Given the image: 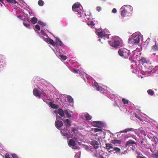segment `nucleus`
<instances>
[{
  "instance_id": "9b49d317",
  "label": "nucleus",
  "mask_w": 158,
  "mask_h": 158,
  "mask_svg": "<svg viewBox=\"0 0 158 158\" xmlns=\"http://www.w3.org/2000/svg\"><path fill=\"white\" fill-rule=\"evenodd\" d=\"M94 86L95 87V89L98 91H102V87L98 85V84L96 82H95L94 84Z\"/></svg>"
},
{
  "instance_id": "f257e3e1",
  "label": "nucleus",
  "mask_w": 158,
  "mask_h": 158,
  "mask_svg": "<svg viewBox=\"0 0 158 158\" xmlns=\"http://www.w3.org/2000/svg\"><path fill=\"white\" fill-rule=\"evenodd\" d=\"M132 7L129 5H126L122 6L120 8L121 15L123 17H125L128 15L132 11Z\"/></svg>"
},
{
  "instance_id": "f03ea898",
  "label": "nucleus",
  "mask_w": 158,
  "mask_h": 158,
  "mask_svg": "<svg viewBox=\"0 0 158 158\" xmlns=\"http://www.w3.org/2000/svg\"><path fill=\"white\" fill-rule=\"evenodd\" d=\"M119 55L121 56H123L127 58L130 54L129 50L123 48L120 49L118 51Z\"/></svg>"
},
{
  "instance_id": "ea45409f",
  "label": "nucleus",
  "mask_w": 158,
  "mask_h": 158,
  "mask_svg": "<svg viewBox=\"0 0 158 158\" xmlns=\"http://www.w3.org/2000/svg\"><path fill=\"white\" fill-rule=\"evenodd\" d=\"M23 24L24 25V26L27 27H29L30 26V25L29 23H26L23 22Z\"/></svg>"
},
{
  "instance_id": "1a4fd4ad",
  "label": "nucleus",
  "mask_w": 158,
  "mask_h": 158,
  "mask_svg": "<svg viewBox=\"0 0 158 158\" xmlns=\"http://www.w3.org/2000/svg\"><path fill=\"white\" fill-rule=\"evenodd\" d=\"M56 42L55 43V45L56 46H59L62 47L64 45V44L60 40L59 38H56Z\"/></svg>"
},
{
  "instance_id": "393cba45",
  "label": "nucleus",
  "mask_w": 158,
  "mask_h": 158,
  "mask_svg": "<svg viewBox=\"0 0 158 158\" xmlns=\"http://www.w3.org/2000/svg\"><path fill=\"white\" fill-rule=\"evenodd\" d=\"M64 112L65 113L66 115L69 118H70L71 117V115L69 114V111L67 110H64Z\"/></svg>"
},
{
  "instance_id": "37998d69",
  "label": "nucleus",
  "mask_w": 158,
  "mask_h": 158,
  "mask_svg": "<svg viewBox=\"0 0 158 158\" xmlns=\"http://www.w3.org/2000/svg\"><path fill=\"white\" fill-rule=\"evenodd\" d=\"M140 61H143V63H144L146 62V60L144 58H142L141 59H140Z\"/></svg>"
},
{
  "instance_id": "a18cd8bd",
  "label": "nucleus",
  "mask_w": 158,
  "mask_h": 158,
  "mask_svg": "<svg viewBox=\"0 0 158 158\" xmlns=\"http://www.w3.org/2000/svg\"><path fill=\"white\" fill-rule=\"evenodd\" d=\"M4 60L2 58V56H0V63H3Z\"/></svg>"
},
{
  "instance_id": "9d476101",
  "label": "nucleus",
  "mask_w": 158,
  "mask_h": 158,
  "mask_svg": "<svg viewBox=\"0 0 158 158\" xmlns=\"http://www.w3.org/2000/svg\"><path fill=\"white\" fill-rule=\"evenodd\" d=\"M135 144H136L135 142L132 140L130 139L127 142L125 146L127 147H128L131 145L133 147V145Z\"/></svg>"
},
{
  "instance_id": "412c9836",
  "label": "nucleus",
  "mask_w": 158,
  "mask_h": 158,
  "mask_svg": "<svg viewBox=\"0 0 158 158\" xmlns=\"http://www.w3.org/2000/svg\"><path fill=\"white\" fill-rule=\"evenodd\" d=\"M64 123L68 127H69L71 126V122L69 119H66Z\"/></svg>"
},
{
  "instance_id": "39448f33",
  "label": "nucleus",
  "mask_w": 158,
  "mask_h": 158,
  "mask_svg": "<svg viewBox=\"0 0 158 158\" xmlns=\"http://www.w3.org/2000/svg\"><path fill=\"white\" fill-rule=\"evenodd\" d=\"M109 44L112 47L116 48L119 45L120 42L118 40L112 39L109 41Z\"/></svg>"
},
{
  "instance_id": "bf43d9fd",
  "label": "nucleus",
  "mask_w": 158,
  "mask_h": 158,
  "mask_svg": "<svg viewBox=\"0 0 158 158\" xmlns=\"http://www.w3.org/2000/svg\"><path fill=\"white\" fill-rule=\"evenodd\" d=\"M74 139H77V138H75H75H74Z\"/></svg>"
},
{
  "instance_id": "603ef678",
  "label": "nucleus",
  "mask_w": 158,
  "mask_h": 158,
  "mask_svg": "<svg viewBox=\"0 0 158 158\" xmlns=\"http://www.w3.org/2000/svg\"><path fill=\"white\" fill-rule=\"evenodd\" d=\"M41 33L43 35H44L45 34L44 31L43 30H41Z\"/></svg>"
},
{
  "instance_id": "c85d7f7f",
  "label": "nucleus",
  "mask_w": 158,
  "mask_h": 158,
  "mask_svg": "<svg viewBox=\"0 0 158 158\" xmlns=\"http://www.w3.org/2000/svg\"><path fill=\"white\" fill-rule=\"evenodd\" d=\"M147 92L149 95H152L154 94V92L151 89L148 90Z\"/></svg>"
},
{
  "instance_id": "b1692460",
  "label": "nucleus",
  "mask_w": 158,
  "mask_h": 158,
  "mask_svg": "<svg viewBox=\"0 0 158 158\" xmlns=\"http://www.w3.org/2000/svg\"><path fill=\"white\" fill-rule=\"evenodd\" d=\"M85 117L87 120H90L92 118V116L87 113L85 114Z\"/></svg>"
},
{
  "instance_id": "0eeeda50",
  "label": "nucleus",
  "mask_w": 158,
  "mask_h": 158,
  "mask_svg": "<svg viewBox=\"0 0 158 158\" xmlns=\"http://www.w3.org/2000/svg\"><path fill=\"white\" fill-rule=\"evenodd\" d=\"M90 144L95 149H97L98 148L99 143L96 140H92L91 141Z\"/></svg>"
},
{
  "instance_id": "bb28decb",
  "label": "nucleus",
  "mask_w": 158,
  "mask_h": 158,
  "mask_svg": "<svg viewBox=\"0 0 158 158\" xmlns=\"http://www.w3.org/2000/svg\"><path fill=\"white\" fill-rule=\"evenodd\" d=\"M64 131V129L62 130L61 131L62 135L64 136H65L67 137H68L69 135L68 134V133H67V132H65V133H63L62 132V131Z\"/></svg>"
},
{
  "instance_id": "6e6d98bb",
  "label": "nucleus",
  "mask_w": 158,
  "mask_h": 158,
  "mask_svg": "<svg viewBox=\"0 0 158 158\" xmlns=\"http://www.w3.org/2000/svg\"><path fill=\"white\" fill-rule=\"evenodd\" d=\"M155 157L156 158H157V157H158V154H155Z\"/></svg>"
},
{
  "instance_id": "79ce46f5",
  "label": "nucleus",
  "mask_w": 158,
  "mask_h": 158,
  "mask_svg": "<svg viewBox=\"0 0 158 158\" xmlns=\"http://www.w3.org/2000/svg\"><path fill=\"white\" fill-rule=\"evenodd\" d=\"M87 24L89 26H91V25H94V22L93 21H91L90 23H87Z\"/></svg>"
},
{
  "instance_id": "8fccbe9b",
  "label": "nucleus",
  "mask_w": 158,
  "mask_h": 158,
  "mask_svg": "<svg viewBox=\"0 0 158 158\" xmlns=\"http://www.w3.org/2000/svg\"><path fill=\"white\" fill-rule=\"evenodd\" d=\"M23 17L22 15H19L18 16V18L21 19L22 17Z\"/></svg>"
},
{
  "instance_id": "f3484780",
  "label": "nucleus",
  "mask_w": 158,
  "mask_h": 158,
  "mask_svg": "<svg viewBox=\"0 0 158 158\" xmlns=\"http://www.w3.org/2000/svg\"><path fill=\"white\" fill-rule=\"evenodd\" d=\"M106 146L105 148L108 150L113 148V145L110 143H106Z\"/></svg>"
},
{
  "instance_id": "4c0bfd02",
  "label": "nucleus",
  "mask_w": 158,
  "mask_h": 158,
  "mask_svg": "<svg viewBox=\"0 0 158 158\" xmlns=\"http://www.w3.org/2000/svg\"><path fill=\"white\" fill-rule=\"evenodd\" d=\"M135 117H136L137 118L139 119V120H140V121H143V120L142 119L141 117H140L139 116H137V114H135Z\"/></svg>"
},
{
  "instance_id": "6ab92c4d",
  "label": "nucleus",
  "mask_w": 158,
  "mask_h": 158,
  "mask_svg": "<svg viewBox=\"0 0 158 158\" xmlns=\"http://www.w3.org/2000/svg\"><path fill=\"white\" fill-rule=\"evenodd\" d=\"M50 105L51 107L53 109H57L58 107L57 105H56L54 103H53L51 102H50Z\"/></svg>"
},
{
  "instance_id": "20e7f679",
  "label": "nucleus",
  "mask_w": 158,
  "mask_h": 158,
  "mask_svg": "<svg viewBox=\"0 0 158 158\" xmlns=\"http://www.w3.org/2000/svg\"><path fill=\"white\" fill-rule=\"evenodd\" d=\"M92 125L95 127L102 128L104 126L103 123L100 121H94L91 122Z\"/></svg>"
},
{
  "instance_id": "473e14b6",
  "label": "nucleus",
  "mask_w": 158,
  "mask_h": 158,
  "mask_svg": "<svg viewBox=\"0 0 158 158\" xmlns=\"http://www.w3.org/2000/svg\"><path fill=\"white\" fill-rule=\"evenodd\" d=\"M94 132L95 133L97 132H98L101 131H102V129H101L100 128H94Z\"/></svg>"
},
{
  "instance_id": "a878e982",
  "label": "nucleus",
  "mask_w": 158,
  "mask_h": 158,
  "mask_svg": "<svg viewBox=\"0 0 158 158\" xmlns=\"http://www.w3.org/2000/svg\"><path fill=\"white\" fill-rule=\"evenodd\" d=\"M121 150L120 148L118 147H114V148L113 151H115L116 153H120Z\"/></svg>"
},
{
  "instance_id": "4be33fe9",
  "label": "nucleus",
  "mask_w": 158,
  "mask_h": 158,
  "mask_svg": "<svg viewBox=\"0 0 158 158\" xmlns=\"http://www.w3.org/2000/svg\"><path fill=\"white\" fill-rule=\"evenodd\" d=\"M47 41L49 42L53 46H55V43L54 41L50 38H48L47 39Z\"/></svg>"
},
{
  "instance_id": "3c124183",
  "label": "nucleus",
  "mask_w": 158,
  "mask_h": 158,
  "mask_svg": "<svg viewBox=\"0 0 158 158\" xmlns=\"http://www.w3.org/2000/svg\"><path fill=\"white\" fill-rule=\"evenodd\" d=\"M72 131L74 133H75L76 131H77V130L75 128H73L72 130Z\"/></svg>"
},
{
  "instance_id": "4468645a",
  "label": "nucleus",
  "mask_w": 158,
  "mask_h": 158,
  "mask_svg": "<svg viewBox=\"0 0 158 158\" xmlns=\"http://www.w3.org/2000/svg\"><path fill=\"white\" fill-rule=\"evenodd\" d=\"M133 39V40H134L136 44H137L139 43L140 40L139 35H136Z\"/></svg>"
},
{
  "instance_id": "f8f14e48",
  "label": "nucleus",
  "mask_w": 158,
  "mask_h": 158,
  "mask_svg": "<svg viewBox=\"0 0 158 158\" xmlns=\"http://www.w3.org/2000/svg\"><path fill=\"white\" fill-rule=\"evenodd\" d=\"M105 32L104 31H98L97 32V35L99 36V37L101 38L104 37V39H105Z\"/></svg>"
},
{
  "instance_id": "58836bf2",
  "label": "nucleus",
  "mask_w": 158,
  "mask_h": 158,
  "mask_svg": "<svg viewBox=\"0 0 158 158\" xmlns=\"http://www.w3.org/2000/svg\"><path fill=\"white\" fill-rule=\"evenodd\" d=\"M35 28L39 31L40 30V27L39 25L36 24L35 26Z\"/></svg>"
},
{
  "instance_id": "dca6fc26",
  "label": "nucleus",
  "mask_w": 158,
  "mask_h": 158,
  "mask_svg": "<svg viewBox=\"0 0 158 158\" xmlns=\"http://www.w3.org/2000/svg\"><path fill=\"white\" fill-rule=\"evenodd\" d=\"M76 144L75 141L72 139H71L69 140V145L72 146H74Z\"/></svg>"
},
{
  "instance_id": "09e8293b",
  "label": "nucleus",
  "mask_w": 158,
  "mask_h": 158,
  "mask_svg": "<svg viewBox=\"0 0 158 158\" xmlns=\"http://www.w3.org/2000/svg\"><path fill=\"white\" fill-rule=\"evenodd\" d=\"M73 71L75 73H78V70H77L76 69H73Z\"/></svg>"
},
{
  "instance_id": "49530a36",
  "label": "nucleus",
  "mask_w": 158,
  "mask_h": 158,
  "mask_svg": "<svg viewBox=\"0 0 158 158\" xmlns=\"http://www.w3.org/2000/svg\"><path fill=\"white\" fill-rule=\"evenodd\" d=\"M101 10V7L100 6H98L97 8V10L98 11H100Z\"/></svg>"
},
{
  "instance_id": "ddd939ff",
  "label": "nucleus",
  "mask_w": 158,
  "mask_h": 158,
  "mask_svg": "<svg viewBox=\"0 0 158 158\" xmlns=\"http://www.w3.org/2000/svg\"><path fill=\"white\" fill-rule=\"evenodd\" d=\"M33 93L34 95L36 97H40L41 94L39 92L38 90L37 89H33Z\"/></svg>"
},
{
  "instance_id": "2eb2a0df",
  "label": "nucleus",
  "mask_w": 158,
  "mask_h": 158,
  "mask_svg": "<svg viewBox=\"0 0 158 158\" xmlns=\"http://www.w3.org/2000/svg\"><path fill=\"white\" fill-rule=\"evenodd\" d=\"M64 111L61 109H59L58 110V114L61 117L64 116Z\"/></svg>"
},
{
  "instance_id": "a19ab883",
  "label": "nucleus",
  "mask_w": 158,
  "mask_h": 158,
  "mask_svg": "<svg viewBox=\"0 0 158 158\" xmlns=\"http://www.w3.org/2000/svg\"><path fill=\"white\" fill-rule=\"evenodd\" d=\"M12 156L13 158H18L17 155L14 153L12 154Z\"/></svg>"
},
{
  "instance_id": "e433bc0d",
  "label": "nucleus",
  "mask_w": 158,
  "mask_h": 158,
  "mask_svg": "<svg viewBox=\"0 0 158 158\" xmlns=\"http://www.w3.org/2000/svg\"><path fill=\"white\" fill-rule=\"evenodd\" d=\"M153 139H154V142L155 143H156L158 142V139L156 136H153Z\"/></svg>"
},
{
  "instance_id": "2f4dec72",
  "label": "nucleus",
  "mask_w": 158,
  "mask_h": 158,
  "mask_svg": "<svg viewBox=\"0 0 158 158\" xmlns=\"http://www.w3.org/2000/svg\"><path fill=\"white\" fill-rule=\"evenodd\" d=\"M122 101H123V103L124 104H127L128 103V100H126L125 98H123L122 99Z\"/></svg>"
},
{
  "instance_id": "de8ad7c7",
  "label": "nucleus",
  "mask_w": 158,
  "mask_h": 158,
  "mask_svg": "<svg viewBox=\"0 0 158 158\" xmlns=\"http://www.w3.org/2000/svg\"><path fill=\"white\" fill-rule=\"evenodd\" d=\"M5 157V158H10L9 156V155L8 154H6Z\"/></svg>"
},
{
  "instance_id": "7c9ffc66",
  "label": "nucleus",
  "mask_w": 158,
  "mask_h": 158,
  "mask_svg": "<svg viewBox=\"0 0 158 158\" xmlns=\"http://www.w3.org/2000/svg\"><path fill=\"white\" fill-rule=\"evenodd\" d=\"M59 56L62 60H65L67 59V57L65 56H64L62 55H60Z\"/></svg>"
},
{
  "instance_id": "6e6552de",
  "label": "nucleus",
  "mask_w": 158,
  "mask_h": 158,
  "mask_svg": "<svg viewBox=\"0 0 158 158\" xmlns=\"http://www.w3.org/2000/svg\"><path fill=\"white\" fill-rule=\"evenodd\" d=\"M55 125L57 129H60V128L63 126V123L60 120H57L55 122Z\"/></svg>"
},
{
  "instance_id": "864d4df0",
  "label": "nucleus",
  "mask_w": 158,
  "mask_h": 158,
  "mask_svg": "<svg viewBox=\"0 0 158 158\" xmlns=\"http://www.w3.org/2000/svg\"><path fill=\"white\" fill-rule=\"evenodd\" d=\"M99 158H105L103 156L100 155L99 156Z\"/></svg>"
},
{
  "instance_id": "4d7b16f0",
  "label": "nucleus",
  "mask_w": 158,
  "mask_h": 158,
  "mask_svg": "<svg viewBox=\"0 0 158 158\" xmlns=\"http://www.w3.org/2000/svg\"><path fill=\"white\" fill-rule=\"evenodd\" d=\"M139 158H145V157H143L141 156H139Z\"/></svg>"
},
{
  "instance_id": "f704fd0d",
  "label": "nucleus",
  "mask_w": 158,
  "mask_h": 158,
  "mask_svg": "<svg viewBox=\"0 0 158 158\" xmlns=\"http://www.w3.org/2000/svg\"><path fill=\"white\" fill-rule=\"evenodd\" d=\"M152 49L155 51H156L158 50V47L156 45V43H155V45L153 46Z\"/></svg>"
},
{
  "instance_id": "052dcab7",
  "label": "nucleus",
  "mask_w": 158,
  "mask_h": 158,
  "mask_svg": "<svg viewBox=\"0 0 158 158\" xmlns=\"http://www.w3.org/2000/svg\"><path fill=\"white\" fill-rule=\"evenodd\" d=\"M76 156H77L76 155H75V157H76Z\"/></svg>"
},
{
  "instance_id": "c9c22d12",
  "label": "nucleus",
  "mask_w": 158,
  "mask_h": 158,
  "mask_svg": "<svg viewBox=\"0 0 158 158\" xmlns=\"http://www.w3.org/2000/svg\"><path fill=\"white\" fill-rule=\"evenodd\" d=\"M38 24L40 25H42L43 27L46 26V24L44 23L43 22L41 21H39L38 22Z\"/></svg>"
},
{
  "instance_id": "c03bdc74",
  "label": "nucleus",
  "mask_w": 158,
  "mask_h": 158,
  "mask_svg": "<svg viewBox=\"0 0 158 158\" xmlns=\"http://www.w3.org/2000/svg\"><path fill=\"white\" fill-rule=\"evenodd\" d=\"M117 12V10L115 8H114L112 11V12L113 13H115Z\"/></svg>"
},
{
  "instance_id": "c756f323",
  "label": "nucleus",
  "mask_w": 158,
  "mask_h": 158,
  "mask_svg": "<svg viewBox=\"0 0 158 158\" xmlns=\"http://www.w3.org/2000/svg\"><path fill=\"white\" fill-rule=\"evenodd\" d=\"M44 3V2L42 0H39L38 2V4L40 6H43Z\"/></svg>"
},
{
  "instance_id": "5fc2aeb1",
  "label": "nucleus",
  "mask_w": 158,
  "mask_h": 158,
  "mask_svg": "<svg viewBox=\"0 0 158 158\" xmlns=\"http://www.w3.org/2000/svg\"><path fill=\"white\" fill-rule=\"evenodd\" d=\"M143 143V140H141L140 141V143L142 145Z\"/></svg>"
},
{
  "instance_id": "cd10ccee",
  "label": "nucleus",
  "mask_w": 158,
  "mask_h": 158,
  "mask_svg": "<svg viewBox=\"0 0 158 158\" xmlns=\"http://www.w3.org/2000/svg\"><path fill=\"white\" fill-rule=\"evenodd\" d=\"M6 1L7 2L11 4H16L17 3L15 0H6Z\"/></svg>"
},
{
  "instance_id": "aec40b11",
  "label": "nucleus",
  "mask_w": 158,
  "mask_h": 158,
  "mask_svg": "<svg viewBox=\"0 0 158 158\" xmlns=\"http://www.w3.org/2000/svg\"><path fill=\"white\" fill-rule=\"evenodd\" d=\"M30 21L32 23L34 24L37 22V19L35 17H33L30 20Z\"/></svg>"
},
{
  "instance_id": "a211bd4d",
  "label": "nucleus",
  "mask_w": 158,
  "mask_h": 158,
  "mask_svg": "<svg viewBox=\"0 0 158 158\" xmlns=\"http://www.w3.org/2000/svg\"><path fill=\"white\" fill-rule=\"evenodd\" d=\"M111 143L114 144H120L121 143V141L120 140H116L114 139L113 140H112L111 141Z\"/></svg>"
},
{
  "instance_id": "5701e85b",
  "label": "nucleus",
  "mask_w": 158,
  "mask_h": 158,
  "mask_svg": "<svg viewBox=\"0 0 158 158\" xmlns=\"http://www.w3.org/2000/svg\"><path fill=\"white\" fill-rule=\"evenodd\" d=\"M67 99L68 102L69 103H72L73 102V100L72 98L70 96H67Z\"/></svg>"
},
{
  "instance_id": "423d86ee",
  "label": "nucleus",
  "mask_w": 158,
  "mask_h": 158,
  "mask_svg": "<svg viewBox=\"0 0 158 158\" xmlns=\"http://www.w3.org/2000/svg\"><path fill=\"white\" fill-rule=\"evenodd\" d=\"M134 131V130L133 128H127L123 131H120V133H127L128 132H131Z\"/></svg>"
},
{
  "instance_id": "13d9d810",
  "label": "nucleus",
  "mask_w": 158,
  "mask_h": 158,
  "mask_svg": "<svg viewBox=\"0 0 158 158\" xmlns=\"http://www.w3.org/2000/svg\"><path fill=\"white\" fill-rule=\"evenodd\" d=\"M0 2H1L2 3H3V0H0Z\"/></svg>"
},
{
  "instance_id": "7ed1b4c3",
  "label": "nucleus",
  "mask_w": 158,
  "mask_h": 158,
  "mask_svg": "<svg viewBox=\"0 0 158 158\" xmlns=\"http://www.w3.org/2000/svg\"><path fill=\"white\" fill-rule=\"evenodd\" d=\"M81 5L79 4H74L72 7V9L73 10L77 12L78 13V14L81 15V12L82 11L80 10H79V7Z\"/></svg>"
},
{
  "instance_id": "72a5a7b5",
  "label": "nucleus",
  "mask_w": 158,
  "mask_h": 158,
  "mask_svg": "<svg viewBox=\"0 0 158 158\" xmlns=\"http://www.w3.org/2000/svg\"><path fill=\"white\" fill-rule=\"evenodd\" d=\"M129 43L131 44H136V43H135V42L134 40H133V39H131L129 40Z\"/></svg>"
}]
</instances>
